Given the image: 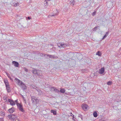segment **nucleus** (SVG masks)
<instances>
[{
  "label": "nucleus",
  "mask_w": 121,
  "mask_h": 121,
  "mask_svg": "<svg viewBox=\"0 0 121 121\" xmlns=\"http://www.w3.org/2000/svg\"><path fill=\"white\" fill-rule=\"evenodd\" d=\"M18 115L15 114H11L9 115L8 116V117L9 119L11 120H14L17 117Z\"/></svg>",
  "instance_id": "f257e3e1"
},
{
  "label": "nucleus",
  "mask_w": 121,
  "mask_h": 121,
  "mask_svg": "<svg viewBox=\"0 0 121 121\" xmlns=\"http://www.w3.org/2000/svg\"><path fill=\"white\" fill-rule=\"evenodd\" d=\"M57 46L60 48H65L67 46V45L66 44L63 43H60L57 44Z\"/></svg>",
  "instance_id": "f03ea898"
},
{
  "label": "nucleus",
  "mask_w": 121,
  "mask_h": 121,
  "mask_svg": "<svg viewBox=\"0 0 121 121\" xmlns=\"http://www.w3.org/2000/svg\"><path fill=\"white\" fill-rule=\"evenodd\" d=\"M17 100H15V102H14L12 99H9L8 100V101L10 103V104L12 105H15V103L17 104Z\"/></svg>",
  "instance_id": "7ed1b4c3"
},
{
  "label": "nucleus",
  "mask_w": 121,
  "mask_h": 121,
  "mask_svg": "<svg viewBox=\"0 0 121 121\" xmlns=\"http://www.w3.org/2000/svg\"><path fill=\"white\" fill-rule=\"evenodd\" d=\"M14 81L16 83L20 86L23 83L22 81L17 78H15Z\"/></svg>",
  "instance_id": "20e7f679"
},
{
  "label": "nucleus",
  "mask_w": 121,
  "mask_h": 121,
  "mask_svg": "<svg viewBox=\"0 0 121 121\" xmlns=\"http://www.w3.org/2000/svg\"><path fill=\"white\" fill-rule=\"evenodd\" d=\"M104 72V67L101 68L99 70V73L100 74L104 75L105 73Z\"/></svg>",
  "instance_id": "39448f33"
},
{
  "label": "nucleus",
  "mask_w": 121,
  "mask_h": 121,
  "mask_svg": "<svg viewBox=\"0 0 121 121\" xmlns=\"http://www.w3.org/2000/svg\"><path fill=\"white\" fill-rule=\"evenodd\" d=\"M17 105L19 110L22 112H23L24 110L21 104L18 103V104H17Z\"/></svg>",
  "instance_id": "423d86ee"
},
{
  "label": "nucleus",
  "mask_w": 121,
  "mask_h": 121,
  "mask_svg": "<svg viewBox=\"0 0 121 121\" xmlns=\"http://www.w3.org/2000/svg\"><path fill=\"white\" fill-rule=\"evenodd\" d=\"M40 55L42 56H46V55L47 56H49V58H55V56L54 55H49L48 54L47 55H45V54H43L42 53H41V54Z\"/></svg>",
  "instance_id": "0eeeda50"
},
{
  "label": "nucleus",
  "mask_w": 121,
  "mask_h": 121,
  "mask_svg": "<svg viewBox=\"0 0 121 121\" xmlns=\"http://www.w3.org/2000/svg\"><path fill=\"white\" fill-rule=\"evenodd\" d=\"M50 90L52 91H54L56 92H59V90L54 87H52L50 89Z\"/></svg>",
  "instance_id": "6e6552de"
},
{
  "label": "nucleus",
  "mask_w": 121,
  "mask_h": 121,
  "mask_svg": "<svg viewBox=\"0 0 121 121\" xmlns=\"http://www.w3.org/2000/svg\"><path fill=\"white\" fill-rule=\"evenodd\" d=\"M53 13H54V14L52 15H49L48 16V17H50L51 16H54L56 15H58V13L57 12V11L56 9H55V10L54 11Z\"/></svg>",
  "instance_id": "1a4fd4ad"
},
{
  "label": "nucleus",
  "mask_w": 121,
  "mask_h": 121,
  "mask_svg": "<svg viewBox=\"0 0 121 121\" xmlns=\"http://www.w3.org/2000/svg\"><path fill=\"white\" fill-rule=\"evenodd\" d=\"M88 106L86 104H83L82 105V107L83 109L86 111L88 107Z\"/></svg>",
  "instance_id": "9d476101"
},
{
  "label": "nucleus",
  "mask_w": 121,
  "mask_h": 121,
  "mask_svg": "<svg viewBox=\"0 0 121 121\" xmlns=\"http://www.w3.org/2000/svg\"><path fill=\"white\" fill-rule=\"evenodd\" d=\"M20 87L23 89L25 90L26 89L27 87L25 85L22 83V84L20 86Z\"/></svg>",
  "instance_id": "9b49d317"
},
{
  "label": "nucleus",
  "mask_w": 121,
  "mask_h": 121,
  "mask_svg": "<svg viewBox=\"0 0 121 121\" xmlns=\"http://www.w3.org/2000/svg\"><path fill=\"white\" fill-rule=\"evenodd\" d=\"M12 63L14 65V66L15 67H18L19 65V64L18 62L15 61H13Z\"/></svg>",
  "instance_id": "f8f14e48"
},
{
  "label": "nucleus",
  "mask_w": 121,
  "mask_h": 121,
  "mask_svg": "<svg viewBox=\"0 0 121 121\" xmlns=\"http://www.w3.org/2000/svg\"><path fill=\"white\" fill-rule=\"evenodd\" d=\"M8 111L10 113H12L14 111V108H11L9 109Z\"/></svg>",
  "instance_id": "ddd939ff"
},
{
  "label": "nucleus",
  "mask_w": 121,
  "mask_h": 121,
  "mask_svg": "<svg viewBox=\"0 0 121 121\" xmlns=\"http://www.w3.org/2000/svg\"><path fill=\"white\" fill-rule=\"evenodd\" d=\"M5 112L2 111L0 112V116L4 117L5 116Z\"/></svg>",
  "instance_id": "4468645a"
},
{
  "label": "nucleus",
  "mask_w": 121,
  "mask_h": 121,
  "mask_svg": "<svg viewBox=\"0 0 121 121\" xmlns=\"http://www.w3.org/2000/svg\"><path fill=\"white\" fill-rule=\"evenodd\" d=\"M4 82L5 84L6 87L9 86L7 80H4Z\"/></svg>",
  "instance_id": "2eb2a0df"
},
{
  "label": "nucleus",
  "mask_w": 121,
  "mask_h": 121,
  "mask_svg": "<svg viewBox=\"0 0 121 121\" xmlns=\"http://www.w3.org/2000/svg\"><path fill=\"white\" fill-rule=\"evenodd\" d=\"M19 4V3L18 2H14L13 3V5L15 7L18 6Z\"/></svg>",
  "instance_id": "dca6fc26"
},
{
  "label": "nucleus",
  "mask_w": 121,
  "mask_h": 121,
  "mask_svg": "<svg viewBox=\"0 0 121 121\" xmlns=\"http://www.w3.org/2000/svg\"><path fill=\"white\" fill-rule=\"evenodd\" d=\"M36 90L39 93V95H41L42 94V92L40 89H38V88H37Z\"/></svg>",
  "instance_id": "f3484780"
},
{
  "label": "nucleus",
  "mask_w": 121,
  "mask_h": 121,
  "mask_svg": "<svg viewBox=\"0 0 121 121\" xmlns=\"http://www.w3.org/2000/svg\"><path fill=\"white\" fill-rule=\"evenodd\" d=\"M31 98L32 101V102H34L35 101V100L36 99V98H35V97L34 96H32L31 97Z\"/></svg>",
  "instance_id": "a211bd4d"
},
{
  "label": "nucleus",
  "mask_w": 121,
  "mask_h": 121,
  "mask_svg": "<svg viewBox=\"0 0 121 121\" xmlns=\"http://www.w3.org/2000/svg\"><path fill=\"white\" fill-rule=\"evenodd\" d=\"M38 71V70H37L36 69H34L32 71V72L34 74L37 75Z\"/></svg>",
  "instance_id": "6ab92c4d"
},
{
  "label": "nucleus",
  "mask_w": 121,
  "mask_h": 121,
  "mask_svg": "<svg viewBox=\"0 0 121 121\" xmlns=\"http://www.w3.org/2000/svg\"><path fill=\"white\" fill-rule=\"evenodd\" d=\"M60 91L61 93H64L65 92V90L64 88H61L60 89Z\"/></svg>",
  "instance_id": "aec40b11"
},
{
  "label": "nucleus",
  "mask_w": 121,
  "mask_h": 121,
  "mask_svg": "<svg viewBox=\"0 0 121 121\" xmlns=\"http://www.w3.org/2000/svg\"><path fill=\"white\" fill-rule=\"evenodd\" d=\"M42 71L41 70H38L37 75H40V74H42Z\"/></svg>",
  "instance_id": "412c9836"
},
{
  "label": "nucleus",
  "mask_w": 121,
  "mask_h": 121,
  "mask_svg": "<svg viewBox=\"0 0 121 121\" xmlns=\"http://www.w3.org/2000/svg\"><path fill=\"white\" fill-rule=\"evenodd\" d=\"M86 88L85 87H84L83 90V94H84V95H86L87 94V92L85 90H84V89H86Z\"/></svg>",
  "instance_id": "4be33fe9"
},
{
  "label": "nucleus",
  "mask_w": 121,
  "mask_h": 121,
  "mask_svg": "<svg viewBox=\"0 0 121 121\" xmlns=\"http://www.w3.org/2000/svg\"><path fill=\"white\" fill-rule=\"evenodd\" d=\"M6 89L8 92H9L10 91V89L9 86L6 87Z\"/></svg>",
  "instance_id": "5701e85b"
},
{
  "label": "nucleus",
  "mask_w": 121,
  "mask_h": 121,
  "mask_svg": "<svg viewBox=\"0 0 121 121\" xmlns=\"http://www.w3.org/2000/svg\"><path fill=\"white\" fill-rule=\"evenodd\" d=\"M93 115L95 117H96L97 116V112L96 111L94 112L93 113Z\"/></svg>",
  "instance_id": "b1692460"
},
{
  "label": "nucleus",
  "mask_w": 121,
  "mask_h": 121,
  "mask_svg": "<svg viewBox=\"0 0 121 121\" xmlns=\"http://www.w3.org/2000/svg\"><path fill=\"white\" fill-rule=\"evenodd\" d=\"M51 112L52 113H53V114L54 115L56 114V111L52 110H51Z\"/></svg>",
  "instance_id": "393cba45"
},
{
  "label": "nucleus",
  "mask_w": 121,
  "mask_h": 121,
  "mask_svg": "<svg viewBox=\"0 0 121 121\" xmlns=\"http://www.w3.org/2000/svg\"><path fill=\"white\" fill-rule=\"evenodd\" d=\"M109 32H107L106 33V34L104 35V36L103 37L102 39H104L107 36V35L108 34Z\"/></svg>",
  "instance_id": "a878e982"
},
{
  "label": "nucleus",
  "mask_w": 121,
  "mask_h": 121,
  "mask_svg": "<svg viewBox=\"0 0 121 121\" xmlns=\"http://www.w3.org/2000/svg\"><path fill=\"white\" fill-rule=\"evenodd\" d=\"M96 55H98L99 56H101V53L99 51H98L96 53Z\"/></svg>",
  "instance_id": "bb28decb"
},
{
  "label": "nucleus",
  "mask_w": 121,
  "mask_h": 121,
  "mask_svg": "<svg viewBox=\"0 0 121 121\" xmlns=\"http://www.w3.org/2000/svg\"><path fill=\"white\" fill-rule=\"evenodd\" d=\"M112 83V82L111 81H109L107 82V84L108 85H111Z\"/></svg>",
  "instance_id": "cd10ccee"
},
{
  "label": "nucleus",
  "mask_w": 121,
  "mask_h": 121,
  "mask_svg": "<svg viewBox=\"0 0 121 121\" xmlns=\"http://www.w3.org/2000/svg\"><path fill=\"white\" fill-rule=\"evenodd\" d=\"M24 70L26 72H27L28 71V69L25 67H24Z\"/></svg>",
  "instance_id": "c85d7f7f"
},
{
  "label": "nucleus",
  "mask_w": 121,
  "mask_h": 121,
  "mask_svg": "<svg viewBox=\"0 0 121 121\" xmlns=\"http://www.w3.org/2000/svg\"><path fill=\"white\" fill-rule=\"evenodd\" d=\"M44 3L45 5H46L47 3V2L45 0L44 2Z\"/></svg>",
  "instance_id": "c756f323"
},
{
  "label": "nucleus",
  "mask_w": 121,
  "mask_h": 121,
  "mask_svg": "<svg viewBox=\"0 0 121 121\" xmlns=\"http://www.w3.org/2000/svg\"><path fill=\"white\" fill-rule=\"evenodd\" d=\"M96 12L95 11L92 14V15L93 16H94L95 14L96 13Z\"/></svg>",
  "instance_id": "7c9ffc66"
},
{
  "label": "nucleus",
  "mask_w": 121,
  "mask_h": 121,
  "mask_svg": "<svg viewBox=\"0 0 121 121\" xmlns=\"http://www.w3.org/2000/svg\"><path fill=\"white\" fill-rule=\"evenodd\" d=\"M4 119L3 118H0V121H4Z\"/></svg>",
  "instance_id": "2f4dec72"
},
{
  "label": "nucleus",
  "mask_w": 121,
  "mask_h": 121,
  "mask_svg": "<svg viewBox=\"0 0 121 121\" xmlns=\"http://www.w3.org/2000/svg\"><path fill=\"white\" fill-rule=\"evenodd\" d=\"M36 103H37L39 102V100L37 99H36L35 101Z\"/></svg>",
  "instance_id": "473e14b6"
},
{
  "label": "nucleus",
  "mask_w": 121,
  "mask_h": 121,
  "mask_svg": "<svg viewBox=\"0 0 121 121\" xmlns=\"http://www.w3.org/2000/svg\"><path fill=\"white\" fill-rule=\"evenodd\" d=\"M97 28V27H95L94 29H93V30L94 31H95V30L96 29V28Z\"/></svg>",
  "instance_id": "72a5a7b5"
},
{
  "label": "nucleus",
  "mask_w": 121,
  "mask_h": 121,
  "mask_svg": "<svg viewBox=\"0 0 121 121\" xmlns=\"http://www.w3.org/2000/svg\"><path fill=\"white\" fill-rule=\"evenodd\" d=\"M15 121H20L18 119H16Z\"/></svg>",
  "instance_id": "f704fd0d"
},
{
  "label": "nucleus",
  "mask_w": 121,
  "mask_h": 121,
  "mask_svg": "<svg viewBox=\"0 0 121 121\" xmlns=\"http://www.w3.org/2000/svg\"><path fill=\"white\" fill-rule=\"evenodd\" d=\"M27 18L29 20H30L31 19V18L29 17H28Z\"/></svg>",
  "instance_id": "c9c22d12"
},
{
  "label": "nucleus",
  "mask_w": 121,
  "mask_h": 121,
  "mask_svg": "<svg viewBox=\"0 0 121 121\" xmlns=\"http://www.w3.org/2000/svg\"><path fill=\"white\" fill-rule=\"evenodd\" d=\"M73 120L74 121H76L74 119V116H73Z\"/></svg>",
  "instance_id": "e433bc0d"
},
{
  "label": "nucleus",
  "mask_w": 121,
  "mask_h": 121,
  "mask_svg": "<svg viewBox=\"0 0 121 121\" xmlns=\"http://www.w3.org/2000/svg\"><path fill=\"white\" fill-rule=\"evenodd\" d=\"M72 115H73H73L72 113H71V116H72Z\"/></svg>",
  "instance_id": "4c0bfd02"
},
{
  "label": "nucleus",
  "mask_w": 121,
  "mask_h": 121,
  "mask_svg": "<svg viewBox=\"0 0 121 121\" xmlns=\"http://www.w3.org/2000/svg\"><path fill=\"white\" fill-rule=\"evenodd\" d=\"M24 102H25V103H26V100H25L24 99Z\"/></svg>",
  "instance_id": "58836bf2"
}]
</instances>
